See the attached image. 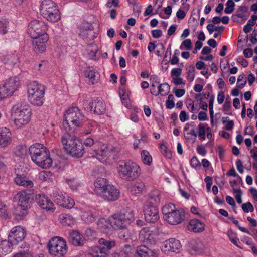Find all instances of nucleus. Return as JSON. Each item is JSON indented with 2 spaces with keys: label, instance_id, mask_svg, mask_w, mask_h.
Returning a JSON list of instances; mask_svg holds the SVG:
<instances>
[{
  "label": "nucleus",
  "instance_id": "obj_5",
  "mask_svg": "<svg viewBox=\"0 0 257 257\" xmlns=\"http://www.w3.org/2000/svg\"><path fill=\"white\" fill-rule=\"evenodd\" d=\"M46 88L44 85L34 81L27 85L28 101L33 106H42L45 101Z\"/></svg>",
  "mask_w": 257,
  "mask_h": 257
},
{
  "label": "nucleus",
  "instance_id": "obj_19",
  "mask_svg": "<svg viewBox=\"0 0 257 257\" xmlns=\"http://www.w3.org/2000/svg\"><path fill=\"white\" fill-rule=\"evenodd\" d=\"M33 41L34 50L37 53L44 52L47 48V43L49 40L48 34H44L42 36L34 38Z\"/></svg>",
  "mask_w": 257,
  "mask_h": 257
},
{
  "label": "nucleus",
  "instance_id": "obj_46",
  "mask_svg": "<svg viewBox=\"0 0 257 257\" xmlns=\"http://www.w3.org/2000/svg\"><path fill=\"white\" fill-rule=\"evenodd\" d=\"M96 236V232L94 229L88 228L85 230L84 239L95 240L97 239Z\"/></svg>",
  "mask_w": 257,
  "mask_h": 257
},
{
  "label": "nucleus",
  "instance_id": "obj_8",
  "mask_svg": "<svg viewBox=\"0 0 257 257\" xmlns=\"http://www.w3.org/2000/svg\"><path fill=\"white\" fill-rule=\"evenodd\" d=\"M164 220L170 225L181 224L185 219V211L175 205L168 203L163 206L162 209Z\"/></svg>",
  "mask_w": 257,
  "mask_h": 257
},
{
  "label": "nucleus",
  "instance_id": "obj_63",
  "mask_svg": "<svg viewBox=\"0 0 257 257\" xmlns=\"http://www.w3.org/2000/svg\"><path fill=\"white\" fill-rule=\"evenodd\" d=\"M190 164L192 167L195 168V169H198L200 168L201 165L196 157H193L190 160Z\"/></svg>",
  "mask_w": 257,
  "mask_h": 257
},
{
  "label": "nucleus",
  "instance_id": "obj_61",
  "mask_svg": "<svg viewBox=\"0 0 257 257\" xmlns=\"http://www.w3.org/2000/svg\"><path fill=\"white\" fill-rule=\"evenodd\" d=\"M160 149L163 154L167 158H170L172 156L171 152L167 150L166 146L162 144L160 145Z\"/></svg>",
  "mask_w": 257,
  "mask_h": 257
},
{
  "label": "nucleus",
  "instance_id": "obj_33",
  "mask_svg": "<svg viewBox=\"0 0 257 257\" xmlns=\"http://www.w3.org/2000/svg\"><path fill=\"white\" fill-rule=\"evenodd\" d=\"M187 228L190 231L200 232L204 230L205 225L201 221L194 219L189 221Z\"/></svg>",
  "mask_w": 257,
  "mask_h": 257
},
{
  "label": "nucleus",
  "instance_id": "obj_47",
  "mask_svg": "<svg viewBox=\"0 0 257 257\" xmlns=\"http://www.w3.org/2000/svg\"><path fill=\"white\" fill-rule=\"evenodd\" d=\"M9 22L6 19L0 20V34H6L9 30Z\"/></svg>",
  "mask_w": 257,
  "mask_h": 257
},
{
  "label": "nucleus",
  "instance_id": "obj_40",
  "mask_svg": "<svg viewBox=\"0 0 257 257\" xmlns=\"http://www.w3.org/2000/svg\"><path fill=\"white\" fill-rule=\"evenodd\" d=\"M130 92L124 88H120L119 90V94L122 103L126 107L130 105L129 99Z\"/></svg>",
  "mask_w": 257,
  "mask_h": 257
},
{
  "label": "nucleus",
  "instance_id": "obj_55",
  "mask_svg": "<svg viewBox=\"0 0 257 257\" xmlns=\"http://www.w3.org/2000/svg\"><path fill=\"white\" fill-rule=\"evenodd\" d=\"M222 122L225 124V128L226 130H231L234 127V122L228 117L222 118Z\"/></svg>",
  "mask_w": 257,
  "mask_h": 257
},
{
  "label": "nucleus",
  "instance_id": "obj_12",
  "mask_svg": "<svg viewBox=\"0 0 257 257\" xmlns=\"http://www.w3.org/2000/svg\"><path fill=\"white\" fill-rule=\"evenodd\" d=\"M46 26L42 21L34 19L31 21L28 27V34L32 38H36L46 33Z\"/></svg>",
  "mask_w": 257,
  "mask_h": 257
},
{
  "label": "nucleus",
  "instance_id": "obj_53",
  "mask_svg": "<svg viewBox=\"0 0 257 257\" xmlns=\"http://www.w3.org/2000/svg\"><path fill=\"white\" fill-rule=\"evenodd\" d=\"M120 238L124 239L125 241H128L130 240H134L136 239L135 236L133 233L125 231L123 233L120 235Z\"/></svg>",
  "mask_w": 257,
  "mask_h": 257
},
{
  "label": "nucleus",
  "instance_id": "obj_20",
  "mask_svg": "<svg viewBox=\"0 0 257 257\" xmlns=\"http://www.w3.org/2000/svg\"><path fill=\"white\" fill-rule=\"evenodd\" d=\"M185 248L188 253L196 255L203 253L205 247L202 242H187Z\"/></svg>",
  "mask_w": 257,
  "mask_h": 257
},
{
  "label": "nucleus",
  "instance_id": "obj_32",
  "mask_svg": "<svg viewBox=\"0 0 257 257\" xmlns=\"http://www.w3.org/2000/svg\"><path fill=\"white\" fill-rule=\"evenodd\" d=\"M127 189L132 194H139L144 190L145 184L140 180L131 182L128 184Z\"/></svg>",
  "mask_w": 257,
  "mask_h": 257
},
{
  "label": "nucleus",
  "instance_id": "obj_59",
  "mask_svg": "<svg viewBox=\"0 0 257 257\" xmlns=\"http://www.w3.org/2000/svg\"><path fill=\"white\" fill-rule=\"evenodd\" d=\"M241 208L245 213L252 212L254 211L253 206L250 202L242 204Z\"/></svg>",
  "mask_w": 257,
  "mask_h": 257
},
{
  "label": "nucleus",
  "instance_id": "obj_14",
  "mask_svg": "<svg viewBox=\"0 0 257 257\" xmlns=\"http://www.w3.org/2000/svg\"><path fill=\"white\" fill-rule=\"evenodd\" d=\"M115 245V242H102L99 246L92 249L87 257H108L109 250Z\"/></svg>",
  "mask_w": 257,
  "mask_h": 257
},
{
  "label": "nucleus",
  "instance_id": "obj_41",
  "mask_svg": "<svg viewBox=\"0 0 257 257\" xmlns=\"http://www.w3.org/2000/svg\"><path fill=\"white\" fill-rule=\"evenodd\" d=\"M14 245L12 242H0V254H6L11 252Z\"/></svg>",
  "mask_w": 257,
  "mask_h": 257
},
{
  "label": "nucleus",
  "instance_id": "obj_52",
  "mask_svg": "<svg viewBox=\"0 0 257 257\" xmlns=\"http://www.w3.org/2000/svg\"><path fill=\"white\" fill-rule=\"evenodd\" d=\"M187 70V79L188 81L192 82L195 77V68L193 66H190L186 69Z\"/></svg>",
  "mask_w": 257,
  "mask_h": 257
},
{
  "label": "nucleus",
  "instance_id": "obj_18",
  "mask_svg": "<svg viewBox=\"0 0 257 257\" xmlns=\"http://www.w3.org/2000/svg\"><path fill=\"white\" fill-rule=\"evenodd\" d=\"M36 201L41 208L47 211L53 212L55 210L54 204L48 196L44 194L36 195Z\"/></svg>",
  "mask_w": 257,
  "mask_h": 257
},
{
  "label": "nucleus",
  "instance_id": "obj_50",
  "mask_svg": "<svg viewBox=\"0 0 257 257\" xmlns=\"http://www.w3.org/2000/svg\"><path fill=\"white\" fill-rule=\"evenodd\" d=\"M14 245L18 246V247L21 249L20 251L32 252L30 250V245L27 242H16Z\"/></svg>",
  "mask_w": 257,
  "mask_h": 257
},
{
  "label": "nucleus",
  "instance_id": "obj_30",
  "mask_svg": "<svg viewBox=\"0 0 257 257\" xmlns=\"http://www.w3.org/2000/svg\"><path fill=\"white\" fill-rule=\"evenodd\" d=\"M194 123H187L183 128V135L186 140L189 141H194L197 136L194 128Z\"/></svg>",
  "mask_w": 257,
  "mask_h": 257
},
{
  "label": "nucleus",
  "instance_id": "obj_24",
  "mask_svg": "<svg viewBox=\"0 0 257 257\" xmlns=\"http://www.w3.org/2000/svg\"><path fill=\"white\" fill-rule=\"evenodd\" d=\"M119 190L114 186L109 184L100 197L108 200H116L119 196Z\"/></svg>",
  "mask_w": 257,
  "mask_h": 257
},
{
  "label": "nucleus",
  "instance_id": "obj_23",
  "mask_svg": "<svg viewBox=\"0 0 257 257\" xmlns=\"http://www.w3.org/2000/svg\"><path fill=\"white\" fill-rule=\"evenodd\" d=\"M15 173L14 182L17 185L27 188H32L33 186V182L24 174L19 173V169H15Z\"/></svg>",
  "mask_w": 257,
  "mask_h": 257
},
{
  "label": "nucleus",
  "instance_id": "obj_13",
  "mask_svg": "<svg viewBox=\"0 0 257 257\" xmlns=\"http://www.w3.org/2000/svg\"><path fill=\"white\" fill-rule=\"evenodd\" d=\"M15 201L17 203L18 207L23 212L18 214L20 216H23L26 214V211L30 207V204L32 200L30 194L26 191H21L17 193L14 197Z\"/></svg>",
  "mask_w": 257,
  "mask_h": 257
},
{
  "label": "nucleus",
  "instance_id": "obj_27",
  "mask_svg": "<svg viewBox=\"0 0 257 257\" xmlns=\"http://www.w3.org/2000/svg\"><path fill=\"white\" fill-rule=\"evenodd\" d=\"M12 142V133L10 130L6 127L0 130V148H5L9 146Z\"/></svg>",
  "mask_w": 257,
  "mask_h": 257
},
{
  "label": "nucleus",
  "instance_id": "obj_54",
  "mask_svg": "<svg viewBox=\"0 0 257 257\" xmlns=\"http://www.w3.org/2000/svg\"><path fill=\"white\" fill-rule=\"evenodd\" d=\"M125 249L122 250L119 253V256L120 257H132V252L131 250L132 248L130 245H125Z\"/></svg>",
  "mask_w": 257,
  "mask_h": 257
},
{
  "label": "nucleus",
  "instance_id": "obj_48",
  "mask_svg": "<svg viewBox=\"0 0 257 257\" xmlns=\"http://www.w3.org/2000/svg\"><path fill=\"white\" fill-rule=\"evenodd\" d=\"M160 192L158 190H155L150 193L149 198L154 203L158 204L160 201Z\"/></svg>",
  "mask_w": 257,
  "mask_h": 257
},
{
  "label": "nucleus",
  "instance_id": "obj_57",
  "mask_svg": "<svg viewBox=\"0 0 257 257\" xmlns=\"http://www.w3.org/2000/svg\"><path fill=\"white\" fill-rule=\"evenodd\" d=\"M235 4L233 0H227L224 12L226 14H231L234 10Z\"/></svg>",
  "mask_w": 257,
  "mask_h": 257
},
{
  "label": "nucleus",
  "instance_id": "obj_4",
  "mask_svg": "<svg viewBox=\"0 0 257 257\" xmlns=\"http://www.w3.org/2000/svg\"><path fill=\"white\" fill-rule=\"evenodd\" d=\"M84 116L77 107L67 109L63 115V127L67 132H74L82 126Z\"/></svg>",
  "mask_w": 257,
  "mask_h": 257
},
{
  "label": "nucleus",
  "instance_id": "obj_37",
  "mask_svg": "<svg viewBox=\"0 0 257 257\" xmlns=\"http://www.w3.org/2000/svg\"><path fill=\"white\" fill-rule=\"evenodd\" d=\"M59 220L64 226H72L76 223L75 218L68 214H62L59 216Z\"/></svg>",
  "mask_w": 257,
  "mask_h": 257
},
{
  "label": "nucleus",
  "instance_id": "obj_15",
  "mask_svg": "<svg viewBox=\"0 0 257 257\" xmlns=\"http://www.w3.org/2000/svg\"><path fill=\"white\" fill-rule=\"evenodd\" d=\"M52 197L55 202L63 207L71 209L75 205L74 200L65 193L57 191L53 193Z\"/></svg>",
  "mask_w": 257,
  "mask_h": 257
},
{
  "label": "nucleus",
  "instance_id": "obj_10",
  "mask_svg": "<svg viewBox=\"0 0 257 257\" xmlns=\"http://www.w3.org/2000/svg\"><path fill=\"white\" fill-rule=\"evenodd\" d=\"M134 219V213L132 209L127 208L119 213L110 217L111 228L120 229L125 227Z\"/></svg>",
  "mask_w": 257,
  "mask_h": 257
},
{
  "label": "nucleus",
  "instance_id": "obj_45",
  "mask_svg": "<svg viewBox=\"0 0 257 257\" xmlns=\"http://www.w3.org/2000/svg\"><path fill=\"white\" fill-rule=\"evenodd\" d=\"M80 29L81 34L84 36H87L93 32L92 25L88 23H84Z\"/></svg>",
  "mask_w": 257,
  "mask_h": 257
},
{
  "label": "nucleus",
  "instance_id": "obj_44",
  "mask_svg": "<svg viewBox=\"0 0 257 257\" xmlns=\"http://www.w3.org/2000/svg\"><path fill=\"white\" fill-rule=\"evenodd\" d=\"M38 178L43 182H50L53 179V175L49 171H43L39 172Z\"/></svg>",
  "mask_w": 257,
  "mask_h": 257
},
{
  "label": "nucleus",
  "instance_id": "obj_11",
  "mask_svg": "<svg viewBox=\"0 0 257 257\" xmlns=\"http://www.w3.org/2000/svg\"><path fill=\"white\" fill-rule=\"evenodd\" d=\"M20 86V80L18 77H12L6 79L0 85V101L13 95Z\"/></svg>",
  "mask_w": 257,
  "mask_h": 257
},
{
  "label": "nucleus",
  "instance_id": "obj_22",
  "mask_svg": "<svg viewBox=\"0 0 257 257\" xmlns=\"http://www.w3.org/2000/svg\"><path fill=\"white\" fill-rule=\"evenodd\" d=\"M26 233V231L23 227L21 226H16L13 227L10 231L8 238L9 241H23Z\"/></svg>",
  "mask_w": 257,
  "mask_h": 257
},
{
  "label": "nucleus",
  "instance_id": "obj_56",
  "mask_svg": "<svg viewBox=\"0 0 257 257\" xmlns=\"http://www.w3.org/2000/svg\"><path fill=\"white\" fill-rule=\"evenodd\" d=\"M179 48L180 50H190L192 48L191 40L189 39L184 40L181 43Z\"/></svg>",
  "mask_w": 257,
  "mask_h": 257
},
{
  "label": "nucleus",
  "instance_id": "obj_7",
  "mask_svg": "<svg viewBox=\"0 0 257 257\" xmlns=\"http://www.w3.org/2000/svg\"><path fill=\"white\" fill-rule=\"evenodd\" d=\"M40 15L48 21L55 23L61 19V12L58 5L52 0H43L40 3Z\"/></svg>",
  "mask_w": 257,
  "mask_h": 257
},
{
  "label": "nucleus",
  "instance_id": "obj_25",
  "mask_svg": "<svg viewBox=\"0 0 257 257\" xmlns=\"http://www.w3.org/2000/svg\"><path fill=\"white\" fill-rule=\"evenodd\" d=\"M160 247L161 250L165 253L168 252L179 253L182 250L180 242H162Z\"/></svg>",
  "mask_w": 257,
  "mask_h": 257
},
{
  "label": "nucleus",
  "instance_id": "obj_51",
  "mask_svg": "<svg viewBox=\"0 0 257 257\" xmlns=\"http://www.w3.org/2000/svg\"><path fill=\"white\" fill-rule=\"evenodd\" d=\"M233 193L238 204L242 203V192L240 188H233Z\"/></svg>",
  "mask_w": 257,
  "mask_h": 257
},
{
  "label": "nucleus",
  "instance_id": "obj_2",
  "mask_svg": "<svg viewBox=\"0 0 257 257\" xmlns=\"http://www.w3.org/2000/svg\"><path fill=\"white\" fill-rule=\"evenodd\" d=\"M10 115L14 125L18 128H22L30 122L32 112L28 104L16 103L12 107Z\"/></svg>",
  "mask_w": 257,
  "mask_h": 257
},
{
  "label": "nucleus",
  "instance_id": "obj_58",
  "mask_svg": "<svg viewBox=\"0 0 257 257\" xmlns=\"http://www.w3.org/2000/svg\"><path fill=\"white\" fill-rule=\"evenodd\" d=\"M67 182L72 190H76L80 185L79 181L75 179L68 180Z\"/></svg>",
  "mask_w": 257,
  "mask_h": 257
},
{
  "label": "nucleus",
  "instance_id": "obj_9",
  "mask_svg": "<svg viewBox=\"0 0 257 257\" xmlns=\"http://www.w3.org/2000/svg\"><path fill=\"white\" fill-rule=\"evenodd\" d=\"M116 170L118 175L122 178L136 179L141 174L140 165L131 160L119 161Z\"/></svg>",
  "mask_w": 257,
  "mask_h": 257
},
{
  "label": "nucleus",
  "instance_id": "obj_35",
  "mask_svg": "<svg viewBox=\"0 0 257 257\" xmlns=\"http://www.w3.org/2000/svg\"><path fill=\"white\" fill-rule=\"evenodd\" d=\"M182 69L180 68H175L171 71L172 82L176 85H183L185 84L183 79L181 77Z\"/></svg>",
  "mask_w": 257,
  "mask_h": 257
},
{
  "label": "nucleus",
  "instance_id": "obj_29",
  "mask_svg": "<svg viewBox=\"0 0 257 257\" xmlns=\"http://www.w3.org/2000/svg\"><path fill=\"white\" fill-rule=\"evenodd\" d=\"M81 212L80 218L86 223H90L93 222L98 216V213L96 211H92L89 209H83L79 208Z\"/></svg>",
  "mask_w": 257,
  "mask_h": 257
},
{
  "label": "nucleus",
  "instance_id": "obj_39",
  "mask_svg": "<svg viewBox=\"0 0 257 257\" xmlns=\"http://www.w3.org/2000/svg\"><path fill=\"white\" fill-rule=\"evenodd\" d=\"M170 90V86L166 83L160 84L157 86V89L151 90V94L157 96L160 94L165 96L168 94Z\"/></svg>",
  "mask_w": 257,
  "mask_h": 257
},
{
  "label": "nucleus",
  "instance_id": "obj_38",
  "mask_svg": "<svg viewBox=\"0 0 257 257\" xmlns=\"http://www.w3.org/2000/svg\"><path fill=\"white\" fill-rule=\"evenodd\" d=\"M155 234L149 228H144L142 229L139 234V239L140 241H151L155 239Z\"/></svg>",
  "mask_w": 257,
  "mask_h": 257
},
{
  "label": "nucleus",
  "instance_id": "obj_28",
  "mask_svg": "<svg viewBox=\"0 0 257 257\" xmlns=\"http://www.w3.org/2000/svg\"><path fill=\"white\" fill-rule=\"evenodd\" d=\"M90 109L91 111L100 115L105 112L106 106L101 99L97 98L92 100L91 103H90Z\"/></svg>",
  "mask_w": 257,
  "mask_h": 257
},
{
  "label": "nucleus",
  "instance_id": "obj_60",
  "mask_svg": "<svg viewBox=\"0 0 257 257\" xmlns=\"http://www.w3.org/2000/svg\"><path fill=\"white\" fill-rule=\"evenodd\" d=\"M175 106L174 102V96L172 94H170L168 96V99L166 102V106L168 109H172Z\"/></svg>",
  "mask_w": 257,
  "mask_h": 257
},
{
  "label": "nucleus",
  "instance_id": "obj_21",
  "mask_svg": "<svg viewBox=\"0 0 257 257\" xmlns=\"http://www.w3.org/2000/svg\"><path fill=\"white\" fill-rule=\"evenodd\" d=\"M197 129L198 137L201 141H204L206 139L211 140L213 137L212 129L207 123H199Z\"/></svg>",
  "mask_w": 257,
  "mask_h": 257
},
{
  "label": "nucleus",
  "instance_id": "obj_17",
  "mask_svg": "<svg viewBox=\"0 0 257 257\" xmlns=\"http://www.w3.org/2000/svg\"><path fill=\"white\" fill-rule=\"evenodd\" d=\"M66 242H49L48 248L52 255L62 257L67 251Z\"/></svg>",
  "mask_w": 257,
  "mask_h": 257
},
{
  "label": "nucleus",
  "instance_id": "obj_26",
  "mask_svg": "<svg viewBox=\"0 0 257 257\" xmlns=\"http://www.w3.org/2000/svg\"><path fill=\"white\" fill-rule=\"evenodd\" d=\"M111 224L110 217L108 219L100 218L97 223L98 228L108 236L112 235L113 232L111 227Z\"/></svg>",
  "mask_w": 257,
  "mask_h": 257
},
{
  "label": "nucleus",
  "instance_id": "obj_6",
  "mask_svg": "<svg viewBox=\"0 0 257 257\" xmlns=\"http://www.w3.org/2000/svg\"><path fill=\"white\" fill-rule=\"evenodd\" d=\"M62 143L65 150L73 157L80 158L84 154V147L81 141L74 135L64 134L62 137Z\"/></svg>",
  "mask_w": 257,
  "mask_h": 257
},
{
  "label": "nucleus",
  "instance_id": "obj_36",
  "mask_svg": "<svg viewBox=\"0 0 257 257\" xmlns=\"http://www.w3.org/2000/svg\"><path fill=\"white\" fill-rule=\"evenodd\" d=\"M85 77L88 79V83L91 84L96 83L99 78L98 74L93 69L88 68L84 72Z\"/></svg>",
  "mask_w": 257,
  "mask_h": 257
},
{
  "label": "nucleus",
  "instance_id": "obj_43",
  "mask_svg": "<svg viewBox=\"0 0 257 257\" xmlns=\"http://www.w3.org/2000/svg\"><path fill=\"white\" fill-rule=\"evenodd\" d=\"M68 238L71 241H81L84 236L78 230H73L69 233Z\"/></svg>",
  "mask_w": 257,
  "mask_h": 257
},
{
  "label": "nucleus",
  "instance_id": "obj_62",
  "mask_svg": "<svg viewBox=\"0 0 257 257\" xmlns=\"http://www.w3.org/2000/svg\"><path fill=\"white\" fill-rule=\"evenodd\" d=\"M13 257H33L32 252H24V251H19L15 253Z\"/></svg>",
  "mask_w": 257,
  "mask_h": 257
},
{
  "label": "nucleus",
  "instance_id": "obj_49",
  "mask_svg": "<svg viewBox=\"0 0 257 257\" xmlns=\"http://www.w3.org/2000/svg\"><path fill=\"white\" fill-rule=\"evenodd\" d=\"M206 28L209 34H211L214 31L222 32L224 30V27L223 26H215L210 24L207 26Z\"/></svg>",
  "mask_w": 257,
  "mask_h": 257
},
{
  "label": "nucleus",
  "instance_id": "obj_34",
  "mask_svg": "<svg viewBox=\"0 0 257 257\" xmlns=\"http://www.w3.org/2000/svg\"><path fill=\"white\" fill-rule=\"evenodd\" d=\"M135 256L136 257H157L155 252L145 245L137 247Z\"/></svg>",
  "mask_w": 257,
  "mask_h": 257
},
{
  "label": "nucleus",
  "instance_id": "obj_3",
  "mask_svg": "<svg viewBox=\"0 0 257 257\" xmlns=\"http://www.w3.org/2000/svg\"><path fill=\"white\" fill-rule=\"evenodd\" d=\"M31 159L37 165L43 168H49L53 161L50 157V152L43 144L36 143L29 149Z\"/></svg>",
  "mask_w": 257,
  "mask_h": 257
},
{
  "label": "nucleus",
  "instance_id": "obj_16",
  "mask_svg": "<svg viewBox=\"0 0 257 257\" xmlns=\"http://www.w3.org/2000/svg\"><path fill=\"white\" fill-rule=\"evenodd\" d=\"M152 202L147 201L144 206V213L145 220L149 223H154L159 219L158 210Z\"/></svg>",
  "mask_w": 257,
  "mask_h": 257
},
{
  "label": "nucleus",
  "instance_id": "obj_64",
  "mask_svg": "<svg viewBox=\"0 0 257 257\" xmlns=\"http://www.w3.org/2000/svg\"><path fill=\"white\" fill-rule=\"evenodd\" d=\"M179 119L181 122H185L186 121L189 120V115L186 113V111H181L179 114Z\"/></svg>",
  "mask_w": 257,
  "mask_h": 257
},
{
  "label": "nucleus",
  "instance_id": "obj_42",
  "mask_svg": "<svg viewBox=\"0 0 257 257\" xmlns=\"http://www.w3.org/2000/svg\"><path fill=\"white\" fill-rule=\"evenodd\" d=\"M140 155L141 160L144 164L148 166L152 164V157L148 151L146 150H142L140 153Z\"/></svg>",
  "mask_w": 257,
  "mask_h": 257
},
{
  "label": "nucleus",
  "instance_id": "obj_31",
  "mask_svg": "<svg viewBox=\"0 0 257 257\" xmlns=\"http://www.w3.org/2000/svg\"><path fill=\"white\" fill-rule=\"evenodd\" d=\"M108 185V181L106 179L98 178L94 182V190L97 194L100 196L104 193Z\"/></svg>",
  "mask_w": 257,
  "mask_h": 257
},
{
  "label": "nucleus",
  "instance_id": "obj_1",
  "mask_svg": "<svg viewBox=\"0 0 257 257\" xmlns=\"http://www.w3.org/2000/svg\"><path fill=\"white\" fill-rule=\"evenodd\" d=\"M83 144L87 147L92 148L89 151V154L99 161L107 163L114 154V148L99 141L95 142L91 137H87L83 141Z\"/></svg>",
  "mask_w": 257,
  "mask_h": 257
}]
</instances>
